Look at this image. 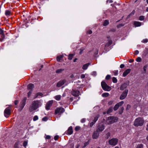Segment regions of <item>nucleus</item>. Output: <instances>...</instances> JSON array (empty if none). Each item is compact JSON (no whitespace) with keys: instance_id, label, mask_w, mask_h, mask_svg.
Returning <instances> with one entry per match:
<instances>
[{"instance_id":"nucleus-39","label":"nucleus","mask_w":148,"mask_h":148,"mask_svg":"<svg viewBox=\"0 0 148 148\" xmlns=\"http://www.w3.org/2000/svg\"><path fill=\"white\" fill-rule=\"evenodd\" d=\"M38 119V117L37 116H35L33 118V121H35Z\"/></svg>"},{"instance_id":"nucleus-23","label":"nucleus","mask_w":148,"mask_h":148,"mask_svg":"<svg viewBox=\"0 0 148 148\" xmlns=\"http://www.w3.org/2000/svg\"><path fill=\"white\" fill-rule=\"evenodd\" d=\"M61 96L60 95H57L55 96L54 98L57 101H60L61 99Z\"/></svg>"},{"instance_id":"nucleus-56","label":"nucleus","mask_w":148,"mask_h":148,"mask_svg":"<svg viewBox=\"0 0 148 148\" xmlns=\"http://www.w3.org/2000/svg\"><path fill=\"white\" fill-rule=\"evenodd\" d=\"M124 64H122L120 65V67L121 68H123L124 67Z\"/></svg>"},{"instance_id":"nucleus-11","label":"nucleus","mask_w":148,"mask_h":148,"mask_svg":"<svg viewBox=\"0 0 148 148\" xmlns=\"http://www.w3.org/2000/svg\"><path fill=\"white\" fill-rule=\"evenodd\" d=\"M53 103V100L49 101L48 102H47V103H46L45 106V108L47 110H49L51 106Z\"/></svg>"},{"instance_id":"nucleus-9","label":"nucleus","mask_w":148,"mask_h":148,"mask_svg":"<svg viewBox=\"0 0 148 148\" xmlns=\"http://www.w3.org/2000/svg\"><path fill=\"white\" fill-rule=\"evenodd\" d=\"M105 129V126L103 124H100L99 125L97 129V131L98 132H101L103 130Z\"/></svg>"},{"instance_id":"nucleus-59","label":"nucleus","mask_w":148,"mask_h":148,"mask_svg":"<svg viewBox=\"0 0 148 148\" xmlns=\"http://www.w3.org/2000/svg\"><path fill=\"white\" fill-rule=\"evenodd\" d=\"M147 67V66H145L143 67V70L144 71H146V69Z\"/></svg>"},{"instance_id":"nucleus-46","label":"nucleus","mask_w":148,"mask_h":148,"mask_svg":"<svg viewBox=\"0 0 148 148\" xmlns=\"http://www.w3.org/2000/svg\"><path fill=\"white\" fill-rule=\"evenodd\" d=\"M106 136L107 138H108L110 136V133L108 132L106 134Z\"/></svg>"},{"instance_id":"nucleus-19","label":"nucleus","mask_w":148,"mask_h":148,"mask_svg":"<svg viewBox=\"0 0 148 148\" xmlns=\"http://www.w3.org/2000/svg\"><path fill=\"white\" fill-rule=\"evenodd\" d=\"M34 87V85L33 84H30L27 86V88L28 90H32Z\"/></svg>"},{"instance_id":"nucleus-43","label":"nucleus","mask_w":148,"mask_h":148,"mask_svg":"<svg viewBox=\"0 0 148 148\" xmlns=\"http://www.w3.org/2000/svg\"><path fill=\"white\" fill-rule=\"evenodd\" d=\"M95 123L93 122H91L90 124V126L91 127H92V126L95 124Z\"/></svg>"},{"instance_id":"nucleus-49","label":"nucleus","mask_w":148,"mask_h":148,"mask_svg":"<svg viewBox=\"0 0 148 148\" xmlns=\"http://www.w3.org/2000/svg\"><path fill=\"white\" fill-rule=\"evenodd\" d=\"M27 143L26 141H25L23 143V145L24 147H26L27 145Z\"/></svg>"},{"instance_id":"nucleus-5","label":"nucleus","mask_w":148,"mask_h":148,"mask_svg":"<svg viewBox=\"0 0 148 148\" xmlns=\"http://www.w3.org/2000/svg\"><path fill=\"white\" fill-rule=\"evenodd\" d=\"M118 139L117 138H113L109 140V144L112 146H115L117 143Z\"/></svg>"},{"instance_id":"nucleus-63","label":"nucleus","mask_w":148,"mask_h":148,"mask_svg":"<svg viewBox=\"0 0 148 148\" xmlns=\"http://www.w3.org/2000/svg\"><path fill=\"white\" fill-rule=\"evenodd\" d=\"M3 33V31L0 28V34H1Z\"/></svg>"},{"instance_id":"nucleus-38","label":"nucleus","mask_w":148,"mask_h":148,"mask_svg":"<svg viewBox=\"0 0 148 148\" xmlns=\"http://www.w3.org/2000/svg\"><path fill=\"white\" fill-rule=\"evenodd\" d=\"M73 55L71 54H70L68 56V59L69 60H71L73 58Z\"/></svg>"},{"instance_id":"nucleus-53","label":"nucleus","mask_w":148,"mask_h":148,"mask_svg":"<svg viewBox=\"0 0 148 148\" xmlns=\"http://www.w3.org/2000/svg\"><path fill=\"white\" fill-rule=\"evenodd\" d=\"M88 144H89V143H88V142H85L84 143V147H85L86 146H87Z\"/></svg>"},{"instance_id":"nucleus-6","label":"nucleus","mask_w":148,"mask_h":148,"mask_svg":"<svg viewBox=\"0 0 148 148\" xmlns=\"http://www.w3.org/2000/svg\"><path fill=\"white\" fill-rule=\"evenodd\" d=\"M65 111L64 109L61 107L57 108L55 110V113L56 114H60L63 113Z\"/></svg>"},{"instance_id":"nucleus-2","label":"nucleus","mask_w":148,"mask_h":148,"mask_svg":"<svg viewBox=\"0 0 148 148\" xmlns=\"http://www.w3.org/2000/svg\"><path fill=\"white\" fill-rule=\"evenodd\" d=\"M145 122L143 118L141 117H138L134 120V125L135 127L142 126Z\"/></svg>"},{"instance_id":"nucleus-54","label":"nucleus","mask_w":148,"mask_h":148,"mask_svg":"<svg viewBox=\"0 0 148 148\" xmlns=\"http://www.w3.org/2000/svg\"><path fill=\"white\" fill-rule=\"evenodd\" d=\"M138 53H139V51L137 50H136L134 53V54L135 55H136L138 54Z\"/></svg>"},{"instance_id":"nucleus-26","label":"nucleus","mask_w":148,"mask_h":148,"mask_svg":"<svg viewBox=\"0 0 148 148\" xmlns=\"http://www.w3.org/2000/svg\"><path fill=\"white\" fill-rule=\"evenodd\" d=\"M109 94L108 93L105 92L103 93L102 96L103 97H106L109 96Z\"/></svg>"},{"instance_id":"nucleus-62","label":"nucleus","mask_w":148,"mask_h":148,"mask_svg":"<svg viewBox=\"0 0 148 148\" xmlns=\"http://www.w3.org/2000/svg\"><path fill=\"white\" fill-rule=\"evenodd\" d=\"M107 2H109V3H112L113 2V1L111 0H108L107 1Z\"/></svg>"},{"instance_id":"nucleus-13","label":"nucleus","mask_w":148,"mask_h":148,"mask_svg":"<svg viewBox=\"0 0 148 148\" xmlns=\"http://www.w3.org/2000/svg\"><path fill=\"white\" fill-rule=\"evenodd\" d=\"M99 132L98 131H95L93 132L92 135V138L93 139H97L99 136V133H98Z\"/></svg>"},{"instance_id":"nucleus-28","label":"nucleus","mask_w":148,"mask_h":148,"mask_svg":"<svg viewBox=\"0 0 148 148\" xmlns=\"http://www.w3.org/2000/svg\"><path fill=\"white\" fill-rule=\"evenodd\" d=\"M42 95H43V94L42 93H40V92H38V93H37L36 94V95L35 97V98H36L38 96H40L42 97Z\"/></svg>"},{"instance_id":"nucleus-10","label":"nucleus","mask_w":148,"mask_h":148,"mask_svg":"<svg viewBox=\"0 0 148 148\" xmlns=\"http://www.w3.org/2000/svg\"><path fill=\"white\" fill-rule=\"evenodd\" d=\"M124 103L123 101H121L117 103L116 104L114 107L113 109L114 111L116 110L119 108Z\"/></svg>"},{"instance_id":"nucleus-42","label":"nucleus","mask_w":148,"mask_h":148,"mask_svg":"<svg viewBox=\"0 0 148 148\" xmlns=\"http://www.w3.org/2000/svg\"><path fill=\"white\" fill-rule=\"evenodd\" d=\"M118 70H115L114 71V74L115 75H116L118 74Z\"/></svg>"},{"instance_id":"nucleus-27","label":"nucleus","mask_w":148,"mask_h":148,"mask_svg":"<svg viewBox=\"0 0 148 148\" xmlns=\"http://www.w3.org/2000/svg\"><path fill=\"white\" fill-rule=\"evenodd\" d=\"M109 23V22L108 20H105L103 23V25L104 26H106L108 25Z\"/></svg>"},{"instance_id":"nucleus-52","label":"nucleus","mask_w":148,"mask_h":148,"mask_svg":"<svg viewBox=\"0 0 148 148\" xmlns=\"http://www.w3.org/2000/svg\"><path fill=\"white\" fill-rule=\"evenodd\" d=\"M113 102V101H111L108 102V104L109 105H111L112 104Z\"/></svg>"},{"instance_id":"nucleus-15","label":"nucleus","mask_w":148,"mask_h":148,"mask_svg":"<svg viewBox=\"0 0 148 148\" xmlns=\"http://www.w3.org/2000/svg\"><path fill=\"white\" fill-rule=\"evenodd\" d=\"M66 82V80L65 79L60 81L57 84V86L60 87L62 85Z\"/></svg>"},{"instance_id":"nucleus-35","label":"nucleus","mask_w":148,"mask_h":148,"mask_svg":"<svg viewBox=\"0 0 148 148\" xmlns=\"http://www.w3.org/2000/svg\"><path fill=\"white\" fill-rule=\"evenodd\" d=\"M10 12L8 10H7L5 12V14L6 15H9L10 14Z\"/></svg>"},{"instance_id":"nucleus-33","label":"nucleus","mask_w":148,"mask_h":148,"mask_svg":"<svg viewBox=\"0 0 148 148\" xmlns=\"http://www.w3.org/2000/svg\"><path fill=\"white\" fill-rule=\"evenodd\" d=\"M112 82L114 83H116L117 82V79L116 77H113L112 79Z\"/></svg>"},{"instance_id":"nucleus-41","label":"nucleus","mask_w":148,"mask_h":148,"mask_svg":"<svg viewBox=\"0 0 148 148\" xmlns=\"http://www.w3.org/2000/svg\"><path fill=\"white\" fill-rule=\"evenodd\" d=\"M144 19V17L143 16H141L139 18V19L140 21H142Z\"/></svg>"},{"instance_id":"nucleus-22","label":"nucleus","mask_w":148,"mask_h":148,"mask_svg":"<svg viewBox=\"0 0 148 148\" xmlns=\"http://www.w3.org/2000/svg\"><path fill=\"white\" fill-rule=\"evenodd\" d=\"M134 25L136 27H139L141 26V23L139 22L135 21L134 23Z\"/></svg>"},{"instance_id":"nucleus-57","label":"nucleus","mask_w":148,"mask_h":148,"mask_svg":"<svg viewBox=\"0 0 148 148\" xmlns=\"http://www.w3.org/2000/svg\"><path fill=\"white\" fill-rule=\"evenodd\" d=\"M85 119H83L81 120V122L82 123H84L85 121Z\"/></svg>"},{"instance_id":"nucleus-47","label":"nucleus","mask_w":148,"mask_h":148,"mask_svg":"<svg viewBox=\"0 0 148 148\" xmlns=\"http://www.w3.org/2000/svg\"><path fill=\"white\" fill-rule=\"evenodd\" d=\"M85 77V75L84 74H82L80 76V77L81 79L84 78Z\"/></svg>"},{"instance_id":"nucleus-24","label":"nucleus","mask_w":148,"mask_h":148,"mask_svg":"<svg viewBox=\"0 0 148 148\" xmlns=\"http://www.w3.org/2000/svg\"><path fill=\"white\" fill-rule=\"evenodd\" d=\"M64 56L63 55H61L57 57V61L58 62H60V60L63 58Z\"/></svg>"},{"instance_id":"nucleus-58","label":"nucleus","mask_w":148,"mask_h":148,"mask_svg":"<svg viewBox=\"0 0 148 148\" xmlns=\"http://www.w3.org/2000/svg\"><path fill=\"white\" fill-rule=\"evenodd\" d=\"M47 120V118L46 117H44L42 119V120L43 121H46Z\"/></svg>"},{"instance_id":"nucleus-31","label":"nucleus","mask_w":148,"mask_h":148,"mask_svg":"<svg viewBox=\"0 0 148 148\" xmlns=\"http://www.w3.org/2000/svg\"><path fill=\"white\" fill-rule=\"evenodd\" d=\"M143 53L145 55L148 53V49L147 48H145V49L143 51Z\"/></svg>"},{"instance_id":"nucleus-4","label":"nucleus","mask_w":148,"mask_h":148,"mask_svg":"<svg viewBox=\"0 0 148 148\" xmlns=\"http://www.w3.org/2000/svg\"><path fill=\"white\" fill-rule=\"evenodd\" d=\"M101 86L103 89L105 91H110L111 90V88L108 86L104 82L102 81L101 82Z\"/></svg>"},{"instance_id":"nucleus-34","label":"nucleus","mask_w":148,"mask_h":148,"mask_svg":"<svg viewBox=\"0 0 148 148\" xmlns=\"http://www.w3.org/2000/svg\"><path fill=\"white\" fill-rule=\"evenodd\" d=\"M136 148H143V145L142 144L138 145Z\"/></svg>"},{"instance_id":"nucleus-50","label":"nucleus","mask_w":148,"mask_h":148,"mask_svg":"<svg viewBox=\"0 0 148 148\" xmlns=\"http://www.w3.org/2000/svg\"><path fill=\"white\" fill-rule=\"evenodd\" d=\"M58 138L59 136H56L54 137V139L55 140H56L58 139Z\"/></svg>"},{"instance_id":"nucleus-20","label":"nucleus","mask_w":148,"mask_h":148,"mask_svg":"<svg viewBox=\"0 0 148 148\" xmlns=\"http://www.w3.org/2000/svg\"><path fill=\"white\" fill-rule=\"evenodd\" d=\"M67 133L71 135L73 133L72 127L71 126L70 127L68 128L67 131Z\"/></svg>"},{"instance_id":"nucleus-48","label":"nucleus","mask_w":148,"mask_h":148,"mask_svg":"<svg viewBox=\"0 0 148 148\" xmlns=\"http://www.w3.org/2000/svg\"><path fill=\"white\" fill-rule=\"evenodd\" d=\"M1 34V38H2V40H3L5 37V35H4V34L3 33V34Z\"/></svg>"},{"instance_id":"nucleus-18","label":"nucleus","mask_w":148,"mask_h":148,"mask_svg":"<svg viewBox=\"0 0 148 148\" xmlns=\"http://www.w3.org/2000/svg\"><path fill=\"white\" fill-rule=\"evenodd\" d=\"M90 65V63H88L87 64H85L83 65L82 69L83 70H86L88 67Z\"/></svg>"},{"instance_id":"nucleus-30","label":"nucleus","mask_w":148,"mask_h":148,"mask_svg":"<svg viewBox=\"0 0 148 148\" xmlns=\"http://www.w3.org/2000/svg\"><path fill=\"white\" fill-rule=\"evenodd\" d=\"M99 115H97L96 116H95L93 120V122L95 123V122L98 120V118H99Z\"/></svg>"},{"instance_id":"nucleus-40","label":"nucleus","mask_w":148,"mask_h":148,"mask_svg":"<svg viewBox=\"0 0 148 148\" xmlns=\"http://www.w3.org/2000/svg\"><path fill=\"white\" fill-rule=\"evenodd\" d=\"M32 90H30V91L28 92V95H27L28 97H30L31 94L32 93Z\"/></svg>"},{"instance_id":"nucleus-25","label":"nucleus","mask_w":148,"mask_h":148,"mask_svg":"<svg viewBox=\"0 0 148 148\" xmlns=\"http://www.w3.org/2000/svg\"><path fill=\"white\" fill-rule=\"evenodd\" d=\"M64 70V69H57L56 70V72L57 73H60Z\"/></svg>"},{"instance_id":"nucleus-37","label":"nucleus","mask_w":148,"mask_h":148,"mask_svg":"<svg viewBox=\"0 0 148 148\" xmlns=\"http://www.w3.org/2000/svg\"><path fill=\"white\" fill-rule=\"evenodd\" d=\"M136 61L138 62H140L141 61V58L140 57H138L136 59Z\"/></svg>"},{"instance_id":"nucleus-32","label":"nucleus","mask_w":148,"mask_h":148,"mask_svg":"<svg viewBox=\"0 0 148 148\" xmlns=\"http://www.w3.org/2000/svg\"><path fill=\"white\" fill-rule=\"evenodd\" d=\"M19 143L18 142H16L14 146V148H19L18 147Z\"/></svg>"},{"instance_id":"nucleus-14","label":"nucleus","mask_w":148,"mask_h":148,"mask_svg":"<svg viewBox=\"0 0 148 148\" xmlns=\"http://www.w3.org/2000/svg\"><path fill=\"white\" fill-rule=\"evenodd\" d=\"M79 91L76 90H73L72 92V94L75 97L78 96L79 95Z\"/></svg>"},{"instance_id":"nucleus-55","label":"nucleus","mask_w":148,"mask_h":148,"mask_svg":"<svg viewBox=\"0 0 148 148\" xmlns=\"http://www.w3.org/2000/svg\"><path fill=\"white\" fill-rule=\"evenodd\" d=\"M84 49H80V51L79 52V54H81L83 52V51L84 50Z\"/></svg>"},{"instance_id":"nucleus-1","label":"nucleus","mask_w":148,"mask_h":148,"mask_svg":"<svg viewBox=\"0 0 148 148\" xmlns=\"http://www.w3.org/2000/svg\"><path fill=\"white\" fill-rule=\"evenodd\" d=\"M42 105V103L39 101H34L32 102V104L30 107L29 110L32 112L36 110L39 107L41 106Z\"/></svg>"},{"instance_id":"nucleus-45","label":"nucleus","mask_w":148,"mask_h":148,"mask_svg":"<svg viewBox=\"0 0 148 148\" xmlns=\"http://www.w3.org/2000/svg\"><path fill=\"white\" fill-rule=\"evenodd\" d=\"M80 129V127L79 126H76L75 128V130L76 131L79 130Z\"/></svg>"},{"instance_id":"nucleus-60","label":"nucleus","mask_w":148,"mask_h":148,"mask_svg":"<svg viewBox=\"0 0 148 148\" xmlns=\"http://www.w3.org/2000/svg\"><path fill=\"white\" fill-rule=\"evenodd\" d=\"M87 33L88 34H90L92 33V32L91 30H89L88 31Z\"/></svg>"},{"instance_id":"nucleus-36","label":"nucleus","mask_w":148,"mask_h":148,"mask_svg":"<svg viewBox=\"0 0 148 148\" xmlns=\"http://www.w3.org/2000/svg\"><path fill=\"white\" fill-rule=\"evenodd\" d=\"M148 42V39H144L142 41V42L144 43H146L147 42Z\"/></svg>"},{"instance_id":"nucleus-29","label":"nucleus","mask_w":148,"mask_h":148,"mask_svg":"<svg viewBox=\"0 0 148 148\" xmlns=\"http://www.w3.org/2000/svg\"><path fill=\"white\" fill-rule=\"evenodd\" d=\"M113 110V108L112 107L109 108L107 111V113L109 114L111 113Z\"/></svg>"},{"instance_id":"nucleus-21","label":"nucleus","mask_w":148,"mask_h":148,"mask_svg":"<svg viewBox=\"0 0 148 148\" xmlns=\"http://www.w3.org/2000/svg\"><path fill=\"white\" fill-rule=\"evenodd\" d=\"M112 40H108V42L106 44L105 47H106L109 46L112 44Z\"/></svg>"},{"instance_id":"nucleus-64","label":"nucleus","mask_w":148,"mask_h":148,"mask_svg":"<svg viewBox=\"0 0 148 148\" xmlns=\"http://www.w3.org/2000/svg\"><path fill=\"white\" fill-rule=\"evenodd\" d=\"M134 61V60H130L129 61V62L130 63H132V62Z\"/></svg>"},{"instance_id":"nucleus-51","label":"nucleus","mask_w":148,"mask_h":148,"mask_svg":"<svg viewBox=\"0 0 148 148\" xmlns=\"http://www.w3.org/2000/svg\"><path fill=\"white\" fill-rule=\"evenodd\" d=\"M51 138V136L49 135H47L45 137V139H49Z\"/></svg>"},{"instance_id":"nucleus-12","label":"nucleus","mask_w":148,"mask_h":148,"mask_svg":"<svg viewBox=\"0 0 148 148\" xmlns=\"http://www.w3.org/2000/svg\"><path fill=\"white\" fill-rule=\"evenodd\" d=\"M26 99L27 98L26 97H25L23 99L22 101L21 102L20 105V107L21 108V110H22L23 108L25 106Z\"/></svg>"},{"instance_id":"nucleus-8","label":"nucleus","mask_w":148,"mask_h":148,"mask_svg":"<svg viewBox=\"0 0 148 148\" xmlns=\"http://www.w3.org/2000/svg\"><path fill=\"white\" fill-rule=\"evenodd\" d=\"M11 112V109L10 108H6L4 111V115L6 117H8L10 114Z\"/></svg>"},{"instance_id":"nucleus-16","label":"nucleus","mask_w":148,"mask_h":148,"mask_svg":"<svg viewBox=\"0 0 148 148\" xmlns=\"http://www.w3.org/2000/svg\"><path fill=\"white\" fill-rule=\"evenodd\" d=\"M128 86V84L126 82H125L121 85L120 87V89L121 90H123L125 89Z\"/></svg>"},{"instance_id":"nucleus-3","label":"nucleus","mask_w":148,"mask_h":148,"mask_svg":"<svg viewBox=\"0 0 148 148\" xmlns=\"http://www.w3.org/2000/svg\"><path fill=\"white\" fill-rule=\"evenodd\" d=\"M118 119V117L110 116L108 117L106 123L108 124H110L117 121Z\"/></svg>"},{"instance_id":"nucleus-61","label":"nucleus","mask_w":148,"mask_h":148,"mask_svg":"<svg viewBox=\"0 0 148 148\" xmlns=\"http://www.w3.org/2000/svg\"><path fill=\"white\" fill-rule=\"evenodd\" d=\"M18 101H17V100H16L15 101H14V104L15 105H16L18 104Z\"/></svg>"},{"instance_id":"nucleus-17","label":"nucleus","mask_w":148,"mask_h":148,"mask_svg":"<svg viewBox=\"0 0 148 148\" xmlns=\"http://www.w3.org/2000/svg\"><path fill=\"white\" fill-rule=\"evenodd\" d=\"M131 69H128L126 70L123 72V77H125L127 74H128L130 72Z\"/></svg>"},{"instance_id":"nucleus-44","label":"nucleus","mask_w":148,"mask_h":148,"mask_svg":"<svg viewBox=\"0 0 148 148\" xmlns=\"http://www.w3.org/2000/svg\"><path fill=\"white\" fill-rule=\"evenodd\" d=\"M110 75H108L106 76V79L107 80H108L110 78Z\"/></svg>"},{"instance_id":"nucleus-7","label":"nucleus","mask_w":148,"mask_h":148,"mask_svg":"<svg viewBox=\"0 0 148 148\" xmlns=\"http://www.w3.org/2000/svg\"><path fill=\"white\" fill-rule=\"evenodd\" d=\"M128 92L127 89L125 90L122 93L120 97V99L123 100L126 97Z\"/></svg>"}]
</instances>
